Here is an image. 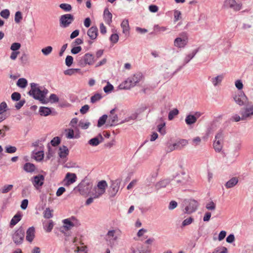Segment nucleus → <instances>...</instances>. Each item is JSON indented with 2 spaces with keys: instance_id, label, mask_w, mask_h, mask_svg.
<instances>
[{
  "instance_id": "1",
  "label": "nucleus",
  "mask_w": 253,
  "mask_h": 253,
  "mask_svg": "<svg viewBox=\"0 0 253 253\" xmlns=\"http://www.w3.org/2000/svg\"><path fill=\"white\" fill-rule=\"evenodd\" d=\"M31 89L30 90L29 93L32 95L35 98L43 102L45 96L48 92L47 90L46 89L42 90L39 87H37V84L34 83L31 84Z\"/></svg>"
},
{
  "instance_id": "2",
  "label": "nucleus",
  "mask_w": 253,
  "mask_h": 253,
  "mask_svg": "<svg viewBox=\"0 0 253 253\" xmlns=\"http://www.w3.org/2000/svg\"><path fill=\"white\" fill-rule=\"evenodd\" d=\"M107 186L108 184L106 181L101 180L99 181L92 192L93 198H98L104 194Z\"/></svg>"
},
{
  "instance_id": "3",
  "label": "nucleus",
  "mask_w": 253,
  "mask_h": 253,
  "mask_svg": "<svg viewBox=\"0 0 253 253\" xmlns=\"http://www.w3.org/2000/svg\"><path fill=\"white\" fill-rule=\"evenodd\" d=\"M63 226L61 228V231H67L77 224V220L75 217H71L63 220Z\"/></svg>"
},
{
  "instance_id": "4",
  "label": "nucleus",
  "mask_w": 253,
  "mask_h": 253,
  "mask_svg": "<svg viewBox=\"0 0 253 253\" xmlns=\"http://www.w3.org/2000/svg\"><path fill=\"white\" fill-rule=\"evenodd\" d=\"M180 36L175 39L174 46L179 48L184 47L188 42V37L185 33L181 34Z\"/></svg>"
},
{
  "instance_id": "5",
  "label": "nucleus",
  "mask_w": 253,
  "mask_h": 253,
  "mask_svg": "<svg viewBox=\"0 0 253 253\" xmlns=\"http://www.w3.org/2000/svg\"><path fill=\"white\" fill-rule=\"evenodd\" d=\"M95 61L94 56L93 54L87 53L82 57L80 63L84 66L86 65H91L95 63Z\"/></svg>"
},
{
  "instance_id": "6",
  "label": "nucleus",
  "mask_w": 253,
  "mask_h": 253,
  "mask_svg": "<svg viewBox=\"0 0 253 253\" xmlns=\"http://www.w3.org/2000/svg\"><path fill=\"white\" fill-rule=\"evenodd\" d=\"M223 136L221 132L218 133L215 136V140L213 142V148L215 151L219 152L222 148Z\"/></svg>"
},
{
  "instance_id": "7",
  "label": "nucleus",
  "mask_w": 253,
  "mask_h": 253,
  "mask_svg": "<svg viewBox=\"0 0 253 253\" xmlns=\"http://www.w3.org/2000/svg\"><path fill=\"white\" fill-rule=\"evenodd\" d=\"M74 20V17L70 14L63 15L60 18L61 26L68 27Z\"/></svg>"
},
{
  "instance_id": "8",
  "label": "nucleus",
  "mask_w": 253,
  "mask_h": 253,
  "mask_svg": "<svg viewBox=\"0 0 253 253\" xmlns=\"http://www.w3.org/2000/svg\"><path fill=\"white\" fill-rule=\"evenodd\" d=\"M224 5L232 8L235 11H239L242 7L241 3L237 2L235 0H225Z\"/></svg>"
},
{
  "instance_id": "9",
  "label": "nucleus",
  "mask_w": 253,
  "mask_h": 253,
  "mask_svg": "<svg viewBox=\"0 0 253 253\" xmlns=\"http://www.w3.org/2000/svg\"><path fill=\"white\" fill-rule=\"evenodd\" d=\"M65 134L68 139L78 138L80 137V131H76L75 129L71 127L65 129Z\"/></svg>"
},
{
  "instance_id": "10",
  "label": "nucleus",
  "mask_w": 253,
  "mask_h": 253,
  "mask_svg": "<svg viewBox=\"0 0 253 253\" xmlns=\"http://www.w3.org/2000/svg\"><path fill=\"white\" fill-rule=\"evenodd\" d=\"M234 99L238 104L242 106L246 103L247 98L243 92L240 91L235 95Z\"/></svg>"
},
{
  "instance_id": "11",
  "label": "nucleus",
  "mask_w": 253,
  "mask_h": 253,
  "mask_svg": "<svg viewBox=\"0 0 253 253\" xmlns=\"http://www.w3.org/2000/svg\"><path fill=\"white\" fill-rule=\"evenodd\" d=\"M202 114L201 113L197 112L194 113L193 115L190 114L188 115L185 119L186 123L188 125L194 124L197 119L201 116Z\"/></svg>"
},
{
  "instance_id": "12",
  "label": "nucleus",
  "mask_w": 253,
  "mask_h": 253,
  "mask_svg": "<svg viewBox=\"0 0 253 253\" xmlns=\"http://www.w3.org/2000/svg\"><path fill=\"white\" fill-rule=\"evenodd\" d=\"M77 179V176L76 174L73 173L68 172L64 180L65 182L64 185L66 186H69L71 184L74 183Z\"/></svg>"
},
{
  "instance_id": "13",
  "label": "nucleus",
  "mask_w": 253,
  "mask_h": 253,
  "mask_svg": "<svg viewBox=\"0 0 253 253\" xmlns=\"http://www.w3.org/2000/svg\"><path fill=\"white\" fill-rule=\"evenodd\" d=\"M24 237V232L22 229L17 230L13 236L14 242L16 243H20Z\"/></svg>"
},
{
  "instance_id": "14",
  "label": "nucleus",
  "mask_w": 253,
  "mask_h": 253,
  "mask_svg": "<svg viewBox=\"0 0 253 253\" xmlns=\"http://www.w3.org/2000/svg\"><path fill=\"white\" fill-rule=\"evenodd\" d=\"M44 178L42 175L40 174L33 177V184L36 188H39L43 184Z\"/></svg>"
},
{
  "instance_id": "15",
  "label": "nucleus",
  "mask_w": 253,
  "mask_h": 253,
  "mask_svg": "<svg viewBox=\"0 0 253 253\" xmlns=\"http://www.w3.org/2000/svg\"><path fill=\"white\" fill-rule=\"evenodd\" d=\"M242 120H245L248 118L253 116V105L249 106L246 108L245 110L241 113Z\"/></svg>"
},
{
  "instance_id": "16",
  "label": "nucleus",
  "mask_w": 253,
  "mask_h": 253,
  "mask_svg": "<svg viewBox=\"0 0 253 253\" xmlns=\"http://www.w3.org/2000/svg\"><path fill=\"white\" fill-rule=\"evenodd\" d=\"M121 234V231L119 229L113 230L109 231L107 237V239L111 241V240L116 241L117 239L118 236Z\"/></svg>"
},
{
  "instance_id": "17",
  "label": "nucleus",
  "mask_w": 253,
  "mask_h": 253,
  "mask_svg": "<svg viewBox=\"0 0 253 253\" xmlns=\"http://www.w3.org/2000/svg\"><path fill=\"white\" fill-rule=\"evenodd\" d=\"M198 206V203L195 200L190 201L189 206L185 208V212L190 213L194 211Z\"/></svg>"
},
{
  "instance_id": "18",
  "label": "nucleus",
  "mask_w": 253,
  "mask_h": 253,
  "mask_svg": "<svg viewBox=\"0 0 253 253\" xmlns=\"http://www.w3.org/2000/svg\"><path fill=\"white\" fill-rule=\"evenodd\" d=\"M121 26L122 29L123 34H124L126 36H128L129 35L130 27L128 20L124 19L122 21Z\"/></svg>"
},
{
  "instance_id": "19",
  "label": "nucleus",
  "mask_w": 253,
  "mask_h": 253,
  "mask_svg": "<svg viewBox=\"0 0 253 253\" xmlns=\"http://www.w3.org/2000/svg\"><path fill=\"white\" fill-rule=\"evenodd\" d=\"M87 34L91 39H96L98 35L97 28L95 26H92L90 27L87 31Z\"/></svg>"
},
{
  "instance_id": "20",
  "label": "nucleus",
  "mask_w": 253,
  "mask_h": 253,
  "mask_svg": "<svg viewBox=\"0 0 253 253\" xmlns=\"http://www.w3.org/2000/svg\"><path fill=\"white\" fill-rule=\"evenodd\" d=\"M115 109H113L110 111L111 115L109 116V119L108 123L110 126L115 125L118 123V117L114 115Z\"/></svg>"
},
{
  "instance_id": "21",
  "label": "nucleus",
  "mask_w": 253,
  "mask_h": 253,
  "mask_svg": "<svg viewBox=\"0 0 253 253\" xmlns=\"http://www.w3.org/2000/svg\"><path fill=\"white\" fill-rule=\"evenodd\" d=\"M142 78V75L141 73H137L134 74L133 76L129 78L133 85L134 86L136 83H138Z\"/></svg>"
},
{
  "instance_id": "22",
  "label": "nucleus",
  "mask_w": 253,
  "mask_h": 253,
  "mask_svg": "<svg viewBox=\"0 0 253 253\" xmlns=\"http://www.w3.org/2000/svg\"><path fill=\"white\" fill-rule=\"evenodd\" d=\"M112 15L108 8H106L104 11V19L106 23L110 25L112 22Z\"/></svg>"
},
{
  "instance_id": "23",
  "label": "nucleus",
  "mask_w": 253,
  "mask_h": 253,
  "mask_svg": "<svg viewBox=\"0 0 253 253\" xmlns=\"http://www.w3.org/2000/svg\"><path fill=\"white\" fill-rule=\"evenodd\" d=\"M58 154L61 158L64 159L68 155L69 150L66 146H62L60 147Z\"/></svg>"
},
{
  "instance_id": "24",
  "label": "nucleus",
  "mask_w": 253,
  "mask_h": 253,
  "mask_svg": "<svg viewBox=\"0 0 253 253\" xmlns=\"http://www.w3.org/2000/svg\"><path fill=\"white\" fill-rule=\"evenodd\" d=\"M133 86H134L133 84L130 83V81L128 78L119 85L120 88L123 89H129Z\"/></svg>"
},
{
  "instance_id": "25",
  "label": "nucleus",
  "mask_w": 253,
  "mask_h": 253,
  "mask_svg": "<svg viewBox=\"0 0 253 253\" xmlns=\"http://www.w3.org/2000/svg\"><path fill=\"white\" fill-rule=\"evenodd\" d=\"M35 237V229L33 227L29 228L27 231L26 239L31 242Z\"/></svg>"
},
{
  "instance_id": "26",
  "label": "nucleus",
  "mask_w": 253,
  "mask_h": 253,
  "mask_svg": "<svg viewBox=\"0 0 253 253\" xmlns=\"http://www.w3.org/2000/svg\"><path fill=\"white\" fill-rule=\"evenodd\" d=\"M23 169L27 172H32L35 170L36 166L31 163H27L24 165Z\"/></svg>"
},
{
  "instance_id": "27",
  "label": "nucleus",
  "mask_w": 253,
  "mask_h": 253,
  "mask_svg": "<svg viewBox=\"0 0 253 253\" xmlns=\"http://www.w3.org/2000/svg\"><path fill=\"white\" fill-rule=\"evenodd\" d=\"M174 144L176 149H181L188 144V141L185 139H181Z\"/></svg>"
},
{
  "instance_id": "28",
  "label": "nucleus",
  "mask_w": 253,
  "mask_h": 253,
  "mask_svg": "<svg viewBox=\"0 0 253 253\" xmlns=\"http://www.w3.org/2000/svg\"><path fill=\"white\" fill-rule=\"evenodd\" d=\"M21 216L22 215L20 213L18 212L16 214L10 221V225L13 226L16 225L21 220Z\"/></svg>"
},
{
  "instance_id": "29",
  "label": "nucleus",
  "mask_w": 253,
  "mask_h": 253,
  "mask_svg": "<svg viewBox=\"0 0 253 253\" xmlns=\"http://www.w3.org/2000/svg\"><path fill=\"white\" fill-rule=\"evenodd\" d=\"M238 182V179L237 177H233L230 180H229L228 182H227L225 186L226 188H230L234 187L235 185L237 184Z\"/></svg>"
},
{
  "instance_id": "30",
  "label": "nucleus",
  "mask_w": 253,
  "mask_h": 253,
  "mask_svg": "<svg viewBox=\"0 0 253 253\" xmlns=\"http://www.w3.org/2000/svg\"><path fill=\"white\" fill-rule=\"evenodd\" d=\"M78 122V120L77 118H75L72 119L70 123V126H71V128L75 129V130H76V131H80L79 129L78 128V126H77V123Z\"/></svg>"
},
{
  "instance_id": "31",
  "label": "nucleus",
  "mask_w": 253,
  "mask_h": 253,
  "mask_svg": "<svg viewBox=\"0 0 253 253\" xmlns=\"http://www.w3.org/2000/svg\"><path fill=\"white\" fill-rule=\"evenodd\" d=\"M40 113L41 115L47 116L51 113V110L49 108L42 107L40 109Z\"/></svg>"
},
{
  "instance_id": "32",
  "label": "nucleus",
  "mask_w": 253,
  "mask_h": 253,
  "mask_svg": "<svg viewBox=\"0 0 253 253\" xmlns=\"http://www.w3.org/2000/svg\"><path fill=\"white\" fill-rule=\"evenodd\" d=\"M17 84L18 86L24 88L27 85V81L25 79L21 78L18 80Z\"/></svg>"
},
{
  "instance_id": "33",
  "label": "nucleus",
  "mask_w": 253,
  "mask_h": 253,
  "mask_svg": "<svg viewBox=\"0 0 253 253\" xmlns=\"http://www.w3.org/2000/svg\"><path fill=\"white\" fill-rule=\"evenodd\" d=\"M80 71V70L79 69H69L67 70H65L64 72V73L66 75L71 76L79 72Z\"/></svg>"
},
{
  "instance_id": "34",
  "label": "nucleus",
  "mask_w": 253,
  "mask_h": 253,
  "mask_svg": "<svg viewBox=\"0 0 253 253\" xmlns=\"http://www.w3.org/2000/svg\"><path fill=\"white\" fill-rule=\"evenodd\" d=\"M53 227V223L52 221H49L47 224L44 225V228L47 232H50Z\"/></svg>"
},
{
  "instance_id": "35",
  "label": "nucleus",
  "mask_w": 253,
  "mask_h": 253,
  "mask_svg": "<svg viewBox=\"0 0 253 253\" xmlns=\"http://www.w3.org/2000/svg\"><path fill=\"white\" fill-rule=\"evenodd\" d=\"M53 210H50L49 208H46L44 211V217L46 218H51L53 216Z\"/></svg>"
},
{
  "instance_id": "36",
  "label": "nucleus",
  "mask_w": 253,
  "mask_h": 253,
  "mask_svg": "<svg viewBox=\"0 0 253 253\" xmlns=\"http://www.w3.org/2000/svg\"><path fill=\"white\" fill-rule=\"evenodd\" d=\"M59 6L65 11H70L72 9L71 5L67 3H61L60 4Z\"/></svg>"
},
{
  "instance_id": "37",
  "label": "nucleus",
  "mask_w": 253,
  "mask_h": 253,
  "mask_svg": "<svg viewBox=\"0 0 253 253\" xmlns=\"http://www.w3.org/2000/svg\"><path fill=\"white\" fill-rule=\"evenodd\" d=\"M107 115L102 116L101 118H100V119H99V120L98 121L97 126L98 127H100L102 125H103L105 123V122L107 120Z\"/></svg>"
},
{
  "instance_id": "38",
  "label": "nucleus",
  "mask_w": 253,
  "mask_h": 253,
  "mask_svg": "<svg viewBox=\"0 0 253 253\" xmlns=\"http://www.w3.org/2000/svg\"><path fill=\"white\" fill-rule=\"evenodd\" d=\"M178 114V111L176 109H174L169 112V119L171 120L173 118Z\"/></svg>"
},
{
  "instance_id": "39",
  "label": "nucleus",
  "mask_w": 253,
  "mask_h": 253,
  "mask_svg": "<svg viewBox=\"0 0 253 253\" xmlns=\"http://www.w3.org/2000/svg\"><path fill=\"white\" fill-rule=\"evenodd\" d=\"M223 78V76L222 75L218 76L212 79V83L214 85H216L218 83H220L221 82Z\"/></svg>"
},
{
  "instance_id": "40",
  "label": "nucleus",
  "mask_w": 253,
  "mask_h": 253,
  "mask_svg": "<svg viewBox=\"0 0 253 253\" xmlns=\"http://www.w3.org/2000/svg\"><path fill=\"white\" fill-rule=\"evenodd\" d=\"M52 51V47L51 46H48L42 49V53L45 55H47L50 54Z\"/></svg>"
},
{
  "instance_id": "41",
  "label": "nucleus",
  "mask_w": 253,
  "mask_h": 253,
  "mask_svg": "<svg viewBox=\"0 0 253 253\" xmlns=\"http://www.w3.org/2000/svg\"><path fill=\"white\" fill-rule=\"evenodd\" d=\"M22 19V13L20 11H17L16 12L15 15V21L17 23H19L21 22Z\"/></svg>"
},
{
  "instance_id": "42",
  "label": "nucleus",
  "mask_w": 253,
  "mask_h": 253,
  "mask_svg": "<svg viewBox=\"0 0 253 253\" xmlns=\"http://www.w3.org/2000/svg\"><path fill=\"white\" fill-rule=\"evenodd\" d=\"M7 110V105L5 102H2L0 104V114H3Z\"/></svg>"
},
{
  "instance_id": "43",
  "label": "nucleus",
  "mask_w": 253,
  "mask_h": 253,
  "mask_svg": "<svg viewBox=\"0 0 253 253\" xmlns=\"http://www.w3.org/2000/svg\"><path fill=\"white\" fill-rule=\"evenodd\" d=\"M0 15L2 17L7 19L9 16L10 12L9 10L7 9H4L0 12Z\"/></svg>"
},
{
  "instance_id": "44",
  "label": "nucleus",
  "mask_w": 253,
  "mask_h": 253,
  "mask_svg": "<svg viewBox=\"0 0 253 253\" xmlns=\"http://www.w3.org/2000/svg\"><path fill=\"white\" fill-rule=\"evenodd\" d=\"M227 249L224 247H221L216 249L213 253H227Z\"/></svg>"
},
{
  "instance_id": "45",
  "label": "nucleus",
  "mask_w": 253,
  "mask_h": 253,
  "mask_svg": "<svg viewBox=\"0 0 253 253\" xmlns=\"http://www.w3.org/2000/svg\"><path fill=\"white\" fill-rule=\"evenodd\" d=\"M13 188L12 185H7L4 186L1 189L2 193H6L10 191Z\"/></svg>"
},
{
  "instance_id": "46",
  "label": "nucleus",
  "mask_w": 253,
  "mask_h": 253,
  "mask_svg": "<svg viewBox=\"0 0 253 253\" xmlns=\"http://www.w3.org/2000/svg\"><path fill=\"white\" fill-rule=\"evenodd\" d=\"M102 97V96L100 94L96 93L93 96H92L91 98V101L92 103H94L99 100H100Z\"/></svg>"
},
{
  "instance_id": "47",
  "label": "nucleus",
  "mask_w": 253,
  "mask_h": 253,
  "mask_svg": "<svg viewBox=\"0 0 253 253\" xmlns=\"http://www.w3.org/2000/svg\"><path fill=\"white\" fill-rule=\"evenodd\" d=\"M76 251L78 253H87V248L85 246L78 247Z\"/></svg>"
},
{
  "instance_id": "48",
  "label": "nucleus",
  "mask_w": 253,
  "mask_h": 253,
  "mask_svg": "<svg viewBox=\"0 0 253 253\" xmlns=\"http://www.w3.org/2000/svg\"><path fill=\"white\" fill-rule=\"evenodd\" d=\"M110 40L112 43H117L119 40L118 35L117 34H112L110 38Z\"/></svg>"
},
{
  "instance_id": "49",
  "label": "nucleus",
  "mask_w": 253,
  "mask_h": 253,
  "mask_svg": "<svg viewBox=\"0 0 253 253\" xmlns=\"http://www.w3.org/2000/svg\"><path fill=\"white\" fill-rule=\"evenodd\" d=\"M73 58L72 57V56L68 55L66 57V60H65V63H66V65L67 66H68V67L71 66L73 63Z\"/></svg>"
},
{
  "instance_id": "50",
  "label": "nucleus",
  "mask_w": 253,
  "mask_h": 253,
  "mask_svg": "<svg viewBox=\"0 0 253 253\" xmlns=\"http://www.w3.org/2000/svg\"><path fill=\"white\" fill-rule=\"evenodd\" d=\"M21 47V44L20 43H18V42H14L12 44V45H11V47H10V49L15 51H16L17 50H18Z\"/></svg>"
},
{
  "instance_id": "51",
  "label": "nucleus",
  "mask_w": 253,
  "mask_h": 253,
  "mask_svg": "<svg viewBox=\"0 0 253 253\" xmlns=\"http://www.w3.org/2000/svg\"><path fill=\"white\" fill-rule=\"evenodd\" d=\"M113 86L108 82L107 85L104 87L103 89L106 93H109L113 89Z\"/></svg>"
},
{
  "instance_id": "52",
  "label": "nucleus",
  "mask_w": 253,
  "mask_h": 253,
  "mask_svg": "<svg viewBox=\"0 0 253 253\" xmlns=\"http://www.w3.org/2000/svg\"><path fill=\"white\" fill-rule=\"evenodd\" d=\"M90 125L89 122H84L80 121L79 124V126L83 129H86L88 128Z\"/></svg>"
},
{
  "instance_id": "53",
  "label": "nucleus",
  "mask_w": 253,
  "mask_h": 253,
  "mask_svg": "<svg viewBox=\"0 0 253 253\" xmlns=\"http://www.w3.org/2000/svg\"><path fill=\"white\" fill-rule=\"evenodd\" d=\"M100 143V141L98 138L95 137L90 139L89 141V143L92 146H96L98 145Z\"/></svg>"
},
{
  "instance_id": "54",
  "label": "nucleus",
  "mask_w": 253,
  "mask_h": 253,
  "mask_svg": "<svg viewBox=\"0 0 253 253\" xmlns=\"http://www.w3.org/2000/svg\"><path fill=\"white\" fill-rule=\"evenodd\" d=\"M60 142V139L58 137H55L51 141L50 143L53 146L58 145Z\"/></svg>"
},
{
  "instance_id": "55",
  "label": "nucleus",
  "mask_w": 253,
  "mask_h": 253,
  "mask_svg": "<svg viewBox=\"0 0 253 253\" xmlns=\"http://www.w3.org/2000/svg\"><path fill=\"white\" fill-rule=\"evenodd\" d=\"M206 208L209 210H214L215 204L212 201H211L207 204Z\"/></svg>"
},
{
  "instance_id": "56",
  "label": "nucleus",
  "mask_w": 253,
  "mask_h": 253,
  "mask_svg": "<svg viewBox=\"0 0 253 253\" xmlns=\"http://www.w3.org/2000/svg\"><path fill=\"white\" fill-rule=\"evenodd\" d=\"M16 148L14 146H8L6 148V152L8 153H13L16 151Z\"/></svg>"
},
{
  "instance_id": "57",
  "label": "nucleus",
  "mask_w": 253,
  "mask_h": 253,
  "mask_svg": "<svg viewBox=\"0 0 253 253\" xmlns=\"http://www.w3.org/2000/svg\"><path fill=\"white\" fill-rule=\"evenodd\" d=\"M21 95L19 93L14 92L11 95V98L15 101H18L20 99Z\"/></svg>"
},
{
  "instance_id": "58",
  "label": "nucleus",
  "mask_w": 253,
  "mask_h": 253,
  "mask_svg": "<svg viewBox=\"0 0 253 253\" xmlns=\"http://www.w3.org/2000/svg\"><path fill=\"white\" fill-rule=\"evenodd\" d=\"M165 126V123H163L160 125H159L158 127V130L160 133H161L162 134H164L165 133V130L164 127Z\"/></svg>"
},
{
  "instance_id": "59",
  "label": "nucleus",
  "mask_w": 253,
  "mask_h": 253,
  "mask_svg": "<svg viewBox=\"0 0 253 253\" xmlns=\"http://www.w3.org/2000/svg\"><path fill=\"white\" fill-rule=\"evenodd\" d=\"M82 50V47L80 46L74 47L71 49V52L73 54H77Z\"/></svg>"
},
{
  "instance_id": "60",
  "label": "nucleus",
  "mask_w": 253,
  "mask_h": 253,
  "mask_svg": "<svg viewBox=\"0 0 253 253\" xmlns=\"http://www.w3.org/2000/svg\"><path fill=\"white\" fill-rule=\"evenodd\" d=\"M149 9L152 12H156L158 11L159 8L156 5H150L149 6Z\"/></svg>"
},
{
  "instance_id": "61",
  "label": "nucleus",
  "mask_w": 253,
  "mask_h": 253,
  "mask_svg": "<svg viewBox=\"0 0 253 253\" xmlns=\"http://www.w3.org/2000/svg\"><path fill=\"white\" fill-rule=\"evenodd\" d=\"M43 154L42 153V152H39L38 153H36L35 159L37 161H41L43 159Z\"/></svg>"
},
{
  "instance_id": "62",
  "label": "nucleus",
  "mask_w": 253,
  "mask_h": 253,
  "mask_svg": "<svg viewBox=\"0 0 253 253\" xmlns=\"http://www.w3.org/2000/svg\"><path fill=\"white\" fill-rule=\"evenodd\" d=\"M201 138L199 137L194 138L192 140V144L194 146H197L201 142Z\"/></svg>"
},
{
  "instance_id": "63",
  "label": "nucleus",
  "mask_w": 253,
  "mask_h": 253,
  "mask_svg": "<svg viewBox=\"0 0 253 253\" xmlns=\"http://www.w3.org/2000/svg\"><path fill=\"white\" fill-rule=\"evenodd\" d=\"M89 109V106L87 105H85L82 107L80 112L82 114H84L86 113Z\"/></svg>"
},
{
  "instance_id": "64",
  "label": "nucleus",
  "mask_w": 253,
  "mask_h": 253,
  "mask_svg": "<svg viewBox=\"0 0 253 253\" xmlns=\"http://www.w3.org/2000/svg\"><path fill=\"white\" fill-rule=\"evenodd\" d=\"M192 221L193 218H192L191 217L186 218L183 221L182 225L183 226L189 225L192 223Z\"/></svg>"
}]
</instances>
